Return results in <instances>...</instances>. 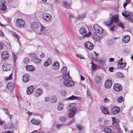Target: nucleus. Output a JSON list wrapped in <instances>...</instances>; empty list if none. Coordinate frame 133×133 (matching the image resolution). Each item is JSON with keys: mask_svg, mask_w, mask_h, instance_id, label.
Returning a JSON list of instances; mask_svg holds the SVG:
<instances>
[{"mask_svg": "<svg viewBox=\"0 0 133 133\" xmlns=\"http://www.w3.org/2000/svg\"><path fill=\"white\" fill-rule=\"evenodd\" d=\"M119 18L118 15L116 14L114 16L110 18L109 20L105 22V24L108 26L112 25L114 22L115 23H117L118 21Z\"/></svg>", "mask_w": 133, "mask_h": 133, "instance_id": "f257e3e1", "label": "nucleus"}, {"mask_svg": "<svg viewBox=\"0 0 133 133\" xmlns=\"http://www.w3.org/2000/svg\"><path fill=\"white\" fill-rule=\"evenodd\" d=\"M75 106L76 105L74 103L71 104L69 105L70 108L69 109V112L68 116L70 118L72 117L75 114L77 110V108Z\"/></svg>", "mask_w": 133, "mask_h": 133, "instance_id": "f03ea898", "label": "nucleus"}, {"mask_svg": "<svg viewBox=\"0 0 133 133\" xmlns=\"http://www.w3.org/2000/svg\"><path fill=\"white\" fill-rule=\"evenodd\" d=\"M93 28L96 32L99 34L102 33L103 31V28L97 24L93 25Z\"/></svg>", "mask_w": 133, "mask_h": 133, "instance_id": "7ed1b4c3", "label": "nucleus"}, {"mask_svg": "<svg viewBox=\"0 0 133 133\" xmlns=\"http://www.w3.org/2000/svg\"><path fill=\"white\" fill-rule=\"evenodd\" d=\"M17 25L19 27H22L24 26L25 24L24 21L21 19H17L16 21Z\"/></svg>", "mask_w": 133, "mask_h": 133, "instance_id": "20e7f679", "label": "nucleus"}, {"mask_svg": "<svg viewBox=\"0 0 133 133\" xmlns=\"http://www.w3.org/2000/svg\"><path fill=\"white\" fill-rule=\"evenodd\" d=\"M63 84L65 86L69 87H72L74 85L73 82L68 80H65Z\"/></svg>", "mask_w": 133, "mask_h": 133, "instance_id": "39448f33", "label": "nucleus"}, {"mask_svg": "<svg viewBox=\"0 0 133 133\" xmlns=\"http://www.w3.org/2000/svg\"><path fill=\"white\" fill-rule=\"evenodd\" d=\"M30 55L31 57L32 58L33 61L34 62L38 63L40 62L41 60L36 57L35 53H32Z\"/></svg>", "mask_w": 133, "mask_h": 133, "instance_id": "423d86ee", "label": "nucleus"}, {"mask_svg": "<svg viewBox=\"0 0 133 133\" xmlns=\"http://www.w3.org/2000/svg\"><path fill=\"white\" fill-rule=\"evenodd\" d=\"M112 84V81L111 79H108L105 82V86L107 89L110 88Z\"/></svg>", "mask_w": 133, "mask_h": 133, "instance_id": "0eeeda50", "label": "nucleus"}, {"mask_svg": "<svg viewBox=\"0 0 133 133\" xmlns=\"http://www.w3.org/2000/svg\"><path fill=\"white\" fill-rule=\"evenodd\" d=\"M114 90L117 91H119L122 90V88L121 85L118 83L115 84L114 86Z\"/></svg>", "mask_w": 133, "mask_h": 133, "instance_id": "6e6552de", "label": "nucleus"}, {"mask_svg": "<svg viewBox=\"0 0 133 133\" xmlns=\"http://www.w3.org/2000/svg\"><path fill=\"white\" fill-rule=\"evenodd\" d=\"M120 110V108L117 106H115L111 109V112L113 114H118Z\"/></svg>", "mask_w": 133, "mask_h": 133, "instance_id": "1a4fd4ad", "label": "nucleus"}, {"mask_svg": "<svg viewBox=\"0 0 133 133\" xmlns=\"http://www.w3.org/2000/svg\"><path fill=\"white\" fill-rule=\"evenodd\" d=\"M43 17L45 21H49L51 19V16L48 13H45L43 15Z\"/></svg>", "mask_w": 133, "mask_h": 133, "instance_id": "9d476101", "label": "nucleus"}, {"mask_svg": "<svg viewBox=\"0 0 133 133\" xmlns=\"http://www.w3.org/2000/svg\"><path fill=\"white\" fill-rule=\"evenodd\" d=\"M85 46L89 50H92L94 48L93 44L89 42H86L85 43Z\"/></svg>", "mask_w": 133, "mask_h": 133, "instance_id": "9b49d317", "label": "nucleus"}, {"mask_svg": "<svg viewBox=\"0 0 133 133\" xmlns=\"http://www.w3.org/2000/svg\"><path fill=\"white\" fill-rule=\"evenodd\" d=\"M79 32L81 34L84 36V37L85 36L88 37L89 36V35L87 34L86 30L84 28L82 27L80 29Z\"/></svg>", "mask_w": 133, "mask_h": 133, "instance_id": "f8f14e48", "label": "nucleus"}, {"mask_svg": "<svg viewBox=\"0 0 133 133\" xmlns=\"http://www.w3.org/2000/svg\"><path fill=\"white\" fill-rule=\"evenodd\" d=\"M9 56L8 52L6 51H3L1 53V56L4 59H8Z\"/></svg>", "mask_w": 133, "mask_h": 133, "instance_id": "ddd939ff", "label": "nucleus"}, {"mask_svg": "<svg viewBox=\"0 0 133 133\" xmlns=\"http://www.w3.org/2000/svg\"><path fill=\"white\" fill-rule=\"evenodd\" d=\"M11 68L10 65L6 63L2 65V68L4 71H9Z\"/></svg>", "mask_w": 133, "mask_h": 133, "instance_id": "4468645a", "label": "nucleus"}, {"mask_svg": "<svg viewBox=\"0 0 133 133\" xmlns=\"http://www.w3.org/2000/svg\"><path fill=\"white\" fill-rule=\"evenodd\" d=\"M34 90V88L33 86H30L29 87L26 91L27 94L28 95L31 94L33 92Z\"/></svg>", "mask_w": 133, "mask_h": 133, "instance_id": "2eb2a0df", "label": "nucleus"}, {"mask_svg": "<svg viewBox=\"0 0 133 133\" xmlns=\"http://www.w3.org/2000/svg\"><path fill=\"white\" fill-rule=\"evenodd\" d=\"M59 65L58 62H56L54 63L52 65V69L55 70H56L59 69Z\"/></svg>", "mask_w": 133, "mask_h": 133, "instance_id": "dca6fc26", "label": "nucleus"}, {"mask_svg": "<svg viewBox=\"0 0 133 133\" xmlns=\"http://www.w3.org/2000/svg\"><path fill=\"white\" fill-rule=\"evenodd\" d=\"M30 78L29 75L28 74H25L23 77V80L25 83L29 81Z\"/></svg>", "mask_w": 133, "mask_h": 133, "instance_id": "f3484780", "label": "nucleus"}, {"mask_svg": "<svg viewBox=\"0 0 133 133\" xmlns=\"http://www.w3.org/2000/svg\"><path fill=\"white\" fill-rule=\"evenodd\" d=\"M26 70L29 71H33L35 69L34 66L31 65H27L26 66Z\"/></svg>", "mask_w": 133, "mask_h": 133, "instance_id": "a211bd4d", "label": "nucleus"}, {"mask_svg": "<svg viewBox=\"0 0 133 133\" xmlns=\"http://www.w3.org/2000/svg\"><path fill=\"white\" fill-rule=\"evenodd\" d=\"M7 87L10 91H12L14 87L13 83L11 82L8 83L7 84Z\"/></svg>", "mask_w": 133, "mask_h": 133, "instance_id": "6ab92c4d", "label": "nucleus"}, {"mask_svg": "<svg viewBox=\"0 0 133 133\" xmlns=\"http://www.w3.org/2000/svg\"><path fill=\"white\" fill-rule=\"evenodd\" d=\"M130 41V37L129 36L125 35L124 36L122 39V41L124 43H127Z\"/></svg>", "mask_w": 133, "mask_h": 133, "instance_id": "aec40b11", "label": "nucleus"}, {"mask_svg": "<svg viewBox=\"0 0 133 133\" xmlns=\"http://www.w3.org/2000/svg\"><path fill=\"white\" fill-rule=\"evenodd\" d=\"M39 26V25L38 23L35 22H32L31 25V28L33 29H37Z\"/></svg>", "mask_w": 133, "mask_h": 133, "instance_id": "412c9836", "label": "nucleus"}, {"mask_svg": "<svg viewBox=\"0 0 133 133\" xmlns=\"http://www.w3.org/2000/svg\"><path fill=\"white\" fill-rule=\"evenodd\" d=\"M126 64L125 62L121 63H118L117 64V66L118 68L119 69L124 68L126 66Z\"/></svg>", "mask_w": 133, "mask_h": 133, "instance_id": "4be33fe9", "label": "nucleus"}, {"mask_svg": "<svg viewBox=\"0 0 133 133\" xmlns=\"http://www.w3.org/2000/svg\"><path fill=\"white\" fill-rule=\"evenodd\" d=\"M52 60L50 58H48L47 60L44 63V65L45 67H47L52 63Z\"/></svg>", "mask_w": 133, "mask_h": 133, "instance_id": "5701e85b", "label": "nucleus"}, {"mask_svg": "<svg viewBox=\"0 0 133 133\" xmlns=\"http://www.w3.org/2000/svg\"><path fill=\"white\" fill-rule=\"evenodd\" d=\"M101 110L103 112L104 114H109V111L108 110V109L104 107H102L101 108Z\"/></svg>", "mask_w": 133, "mask_h": 133, "instance_id": "b1692460", "label": "nucleus"}, {"mask_svg": "<svg viewBox=\"0 0 133 133\" xmlns=\"http://www.w3.org/2000/svg\"><path fill=\"white\" fill-rule=\"evenodd\" d=\"M6 7L2 1H0V9L2 10H5Z\"/></svg>", "mask_w": 133, "mask_h": 133, "instance_id": "393cba45", "label": "nucleus"}, {"mask_svg": "<svg viewBox=\"0 0 133 133\" xmlns=\"http://www.w3.org/2000/svg\"><path fill=\"white\" fill-rule=\"evenodd\" d=\"M41 94H42V90L40 89H38L36 91L35 95L36 97H38L40 96Z\"/></svg>", "mask_w": 133, "mask_h": 133, "instance_id": "a878e982", "label": "nucleus"}, {"mask_svg": "<svg viewBox=\"0 0 133 133\" xmlns=\"http://www.w3.org/2000/svg\"><path fill=\"white\" fill-rule=\"evenodd\" d=\"M122 15L127 19V18L129 16L131 15V14H130L128 12L125 11V12H122Z\"/></svg>", "mask_w": 133, "mask_h": 133, "instance_id": "bb28decb", "label": "nucleus"}, {"mask_svg": "<svg viewBox=\"0 0 133 133\" xmlns=\"http://www.w3.org/2000/svg\"><path fill=\"white\" fill-rule=\"evenodd\" d=\"M31 122L32 124L36 125H38L39 123V121L38 120L34 119L31 120Z\"/></svg>", "mask_w": 133, "mask_h": 133, "instance_id": "cd10ccee", "label": "nucleus"}, {"mask_svg": "<svg viewBox=\"0 0 133 133\" xmlns=\"http://www.w3.org/2000/svg\"><path fill=\"white\" fill-rule=\"evenodd\" d=\"M91 64L92 65L91 69L92 71H94L97 68V66L92 61Z\"/></svg>", "mask_w": 133, "mask_h": 133, "instance_id": "c85d7f7f", "label": "nucleus"}, {"mask_svg": "<svg viewBox=\"0 0 133 133\" xmlns=\"http://www.w3.org/2000/svg\"><path fill=\"white\" fill-rule=\"evenodd\" d=\"M78 98V97L73 95L68 98L67 99L68 100H74L77 99Z\"/></svg>", "mask_w": 133, "mask_h": 133, "instance_id": "c756f323", "label": "nucleus"}, {"mask_svg": "<svg viewBox=\"0 0 133 133\" xmlns=\"http://www.w3.org/2000/svg\"><path fill=\"white\" fill-rule=\"evenodd\" d=\"M86 15L85 14H83L78 15L77 17V19H79L80 20L83 19L86 17Z\"/></svg>", "mask_w": 133, "mask_h": 133, "instance_id": "7c9ffc66", "label": "nucleus"}, {"mask_svg": "<svg viewBox=\"0 0 133 133\" xmlns=\"http://www.w3.org/2000/svg\"><path fill=\"white\" fill-rule=\"evenodd\" d=\"M12 34L13 36L17 39V42H18L19 44H21L19 40V37L15 32H13Z\"/></svg>", "mask_w": 133, "mask_h": 133, "instance_id": "2f4dec72", "label": "nucleus"}, {"mask_svg": "<svg viewBox=\"0 0 133 133\" xmlns=\"http://www.w3.org/2000/svg\"><path fill=\"white\" fill-rule=\"evenodd\" d=\"M126 19L130 22L133 23V14H131V15H129Z\"/></svg>", "mask_w": 133, "mask_h": 133, "instance_id": "473e14b6", "label": "nucleus"}, {"mask_svg": "<svg viewBox=\"0 0 133 133\" xmlns=\"http://www.w3.org/2000/svg\"><path fill=\"white\" fill-rule=\"evenodd\" d=\"M97 62L100 65H103L105 63V61L103 60L100 59L96 60Z\"/></svg>", "mask_w": 133, "mask_h": 133, "instance_id": "72a5a7b5", "label": "nucleus"}, {"mask_svg": "<svg viewBox=\"0 0 133 133\" xmlns=\"http://www.w3.org/2000/svg\"><path fill=\"white\" fill-rule=\"evenodd\" d=\"M101 77L98 76H96L95 78V82L96 83H99L101 80Z\"/></svg>", "mask_w": 133, "mask_h": 133, "instance_id": "f704fd0d", "label": "nucleus"}, {"mask_svg": "<svg viewBox=\"0 0 133 133\" xmlns=\"http://www.w3.org/2000/svg\"><path fill=\"white\" fill-rule=\"evenodd\" d=\"M42 34L44 32V34L46 33L48 31V28L46 27H44L42 26Z\"/></svg>", "mask_w": 133, "mask_h": 133, "instance_id": "c9c22d12", "label": "nucleus"}, {"mask_svg": "<svg viewBox=\"0 0 133 133\" xmlns=\"http://www.w3.org/2000/svg\"><path fill=\"white\" fill-rule=\"evenodd\" d=\"M67 71V67L64 66L61 70V73L63 74H65L66 73Z\"/></svg>", "mask_w": 133, "mask_h": 133, "instance_id": "e433bc0d", "label": "nucleus"}, {"mask_svg": "<svg viewBox=\"0 0 133 133\" xmlns=\"http://www.w3.org/2000/svg\"><path fill=\"white\" fill-rule=\"evenodd\" d=\"M103 131L106 133H111V130L109 128H105L103 130Z\"/></svg>", "mask_w": 133, "mask_h": 133, "instance_id": "4c0bfd02", "label": "nucleus"}, {"mask_svg": "<svg viewBox=\"0 0 133 133\" xmlns=\"http://www.w3.org/2000/svg\"><path fill=\"white\" fill-rule=\"evenodd\" d=\"M63 105L61 103L59 104L58 106V109L60 111L62 110L63 108Z\"/></svg>", "mask_w": 133, "mask_h": 133, "instance_id": "58836bf2", "label": "nucleus"}, {"mask_svg": "<svg viewBox=\"0 0 133 133\" xmlns=\"http://www.w3.org/2000/svg\"><path fill=\"white\" fill-rule=\"evenodd\" d=\"M76 127L77 128L78 130L79 131H81L84 129V128L83 126L79 124L76 125Z\"/></svg>", "mask_w": 133, "mask_h": 133, "instance_id": "ea45409f", "label": "nucleus"}, {"mask_svg": "<svg viewBox=\"0 0 133 133\" xmlns=\"http://www.w3.org/2000/svg\"><path fill=\"white\" fill-rule=\"evenodd\" d=\"M117 77L119 78H122L124 76L123 74L121 72L117 73Z\"/></svg>", "mask_w": 133, "mask_h": 133, "instance_id": "a19ab883", "label": "nucleus"}, {"mask_svg": "<svg viewBox=\"0 0 133 133\" xmlns=\"http://www.w3.org/2000/svg\"><path fill=\"white\" fill-rule=\"evenodd\" d=\"M59 119L62 122H64L66 121V118L65 117L61 116L59 117Z\"/></svg>", "mask_w": 133, "mask_h": 133, "instance_id": "79ce46f5", "label": "nucleus"}, {"mask_svg": "<svg viewBox=\"0 0 133 133\" xmlns=\"http://www.w3.org/2000/svg\"><path fill=\"white\" fill-rule=\"evenodd\" d=\"M41 28L39 30L38 29L36 30L35 31L36 34L38 35H41L42 34V25H41Z\"/></svg>", "mask_w": 133, "mask_h": 133, "instance_id": "37998d69", "label": "nucleus"}, {"mask_svg": "<svg viewBox=\"0 0 133 133\" xmlns=\"http://www.w3.org/2000/svg\"><path fill=\"white\" fill-rule=\"evenodd\" d=\"M63 78L65 80L70 78V76L69 72L63 76Z\"/></svg>", "mask_w": 133, "mask_h": 133, "instance_id": "c03bdc74", "label": "nucleus"}, {"mask_svg": "<svg viewBox=\"0 0 133 133\" xmlns=\"http://www.w3.org/2000/svg\"><path fill=\"white\" fill-rule=\"evenodd\" d=\"M93 37L95 41H98L99 39V36L97 35H94Z\"/></svg>", "mask_w": 133, "mask_h": 133, "instance_id": "a18cd8bd", "label": "nucleus"}, {"mask_svg": "<svg viewBox=\"0 0 133 133\" xmlns=\"http://www.w3.org/2000/svg\"><path fill=\"white\" fill-rule=\"evenodd\" d=\"M29 61V60L28 58H25L23 60V63L25 64H27Z\"/></svg>", "mask_w": 133, "mask_h": 133, "instance_id": "49530a36", "label": "nucleus"}, {"mask_svg": "<svg viewBox=\"0 0 133 133\" xmlns=\"http://www.w3.org/2000/svg\"><path fill=\"white\" fill-rule=\"evenodd\" d=\"M56 101L57 99L55 97H53L51 99V102L53 103L56 102Z\"/></svg>", "mask_w": 133, "mask_h": 133, "instance_id": "de8ad7c7", "label": "nucleus"}, {"mask_svg": "<svg viewBox=\"0 0 133 133\" xmlns=\"http://www.w3.org/2000/svg\"><path fill=\"white\" fill-rule=\"evenodd\" d=\"M2 110L5 112V114L7 115H9V112L8 110L6 108H2Z\"/></svg>", "mask_w": 133, "mask_h": 133, "instance_id": "09e8293b", "label": "nucleus"}, {"mask_svg": "<svg viewBox=\"0 0 133 133\" xmlns=\"http://www.w3.org/2000/svg\"><path fill=\"white\" fill-rule=\"evenodd\" d=\"M13 75V74H11L9 76L7 77V78H5V80L6 81H8L10 79H12V76Z\"/></svg>", "mask_w": 133, "mask_h": 133, "instance_id": "8fccbe9b", "label": "nucleus"}, {"mask_svg": "<svg viewBox=\"0 0 133 133\" xmlns=\"http://www.w3.org/2000/svg\"><path fill=\"white\" fill-rule=\"evenodd\" d=\"M124 100L123 97L122 96H120L118 99V101L119 103L121 102Z\"/></svg>", "mask_w": 133, "mask_h": 133, "instance_id": "3c124183", "label": "nucleus"}, {"mask_svg": "<svg viewBox=\"0 0 133 133\" xmlns=\"http://www.w3.org/2000/svg\"><path fill=\"white\" fill-rule=\"evenodd\" d=\"M12 56L13 58L14 61L15 62L17 58V56L14 54L12 53Z\"/></svg>", "mask_w": 133, "mask_h": 133, "instance_id": "603ef678", "label": "nucleus"}, {"mask_svg": "<svg viewBox=\"0 0 133 133\" xmlns=\"http://www.w3.org/2000/svg\"><path fill=\"white\" fill-rule=\"evenodd\" d=\"M110 100L107 97H106L104 99V101L105 103H108L110 102Z\"/></svg>", "mask_w": 133, "mask_h": 133, "instance_id": "864d4df0", "label": "nucleus"}, {"mask_svg": "<svg viewBox=\"0 0 133 133\" xmlns=\"http://www.w3.org/2000/svg\"><path fill=\"white\" fill-rule=\"evenodd\" d=\"M118 25L123 28H124L125 27L124 24L121 23H119L118 24Z\"/></svg>", "mask_w": 133, "mask_h": 133, "instance_id": "5fc2aeb1", "label": "nucleus"}, {"mask_svg": "<svg viewBox=\"0 0 133 133\" xmlns=\"http://www.w3.org/2000/svg\"><path fill=\"white\" fill-rule=\"evenodd\" d=\"M76 55L77 57H79L81 59H83L84 58L83 56L81 54H76Z\"/></svg>", "mask_w": 133, "mask_h": 133, "instance_id": "6e6d98bb", "label": "nucleus"}, {"mask_svg": "<svg viewBox=\"0 0 133 133\" xmlns=\"http://www.w3.org/2000/svg\"><path fill=\"white\" fill-rule=\"evenodd\" d=\"M112 124H114L116 123V119L115 117H112Z\"/></svg>", "mask_w": 133, "mask_h": 133, "instance_id": "4d7b16f0", "label": "nucleus"}, {"mask_svg": "<svg viewBox=\"0 0 133 133\" xmlns=\"http://www.w3.org/2000/svg\"><path fill=\"white\" fill-rule=\"evenodd\" d=\"M115 25H113L110 28V31H114V27H115Z\"/></svg>", "mask_w": 133, "mask_h": 133, "instance_id": "13d9d810", "label": "nucleus"}, {"mask_svg": "<svg viewBox=\"0 0 133 133\" xmlns=\"http://www.w3.org/2000/svg\"><path fill=\"white\" fill-rule=\"evenodd\" d=\"M129 3L126 2L124 4L123 6L124 9L125 8L126 6Z\"/></svg>", "mask_w": 133, "mask_h": 133, "instance_id": "bf43d9fd", "label": "nucleus"}, {"mask_svg": "<svg viewBox=\"0 0 133 133\" xmlns=\"http://www.w3.org/2000/svg\"><path fill=\"white\" fill-rule=\"evenodd\" d=\"M69 17L70 19V20H71V19L72 18H74V15H69Z\"/></svg>", "mask_w": 133, "mask_h": 133, "instance_id": "052dcab7", "label": "nucleus"}, {"mask_svg": "<svg viewBox=\"0 0 133 133\" xmlns=\"http://www.w3.org/2000/svg\"><path fill=\"white\" fill-rule=\"evenodd\" d=\"M62 94L63 96H64L66 94V92L65 90H63L61 91Z\"/></svg>", "mask_w": 133, "mask_h": 133, "instance_id": "680f3d73", "label": "nucleus"}, {"mask_svg": "<svg viewBox=\"0 0 133 133\" xmlns=\"http://www.w3.org/2000/svg\"><path fill=\"white\" fill-rule=\"evenodd\" d=\"M45 101H47V102L48 101L50 100L49 98L48 97H45Z\"/></svg>", "mask_w": 133, "mask_h": 133, "instance_id": "e2e57ef3", "label": "nucleus"}, {"mask_svg": "<svg viewBox=\"0 0 133 133\" xmlns=\"http://www.w3.org/2000/svg\"><path fill=\"white\" fill-rule=\"evenodd\" d=\"M116 125H117V129H118V130H119L120 129V128L119 127V126L118 125V122H116Z\"/></svg>", "mask_w": 133, "mask_h": 133, "instance_id": "0e129e2a", "label": "nucleus"}, {"mask_svg": "<svg viewBox=\"0 0 133 133\" xmlns=\"http://www.w3.org/2000/svg\"><path fill=\"white\" fill-rule=\"evenodd\" d=\"M114 68L113 67H110L109 68V70L110 72H112Z\"/></svg>", "mask_w": 133, "mask_h": 133, "instance_id": "69168bd1", "label": "nucleus"}, {"mask_svg": "<svg viewBox=\"0 0 133 133\" xmlns=\"http://www.w3.org/2000/svg\"><path fill=\"white\" fill-rule=\"evenodd\" d=\"M64 5L65 6L66 8H68V7H69V6L67 4L65 3L64 2Z\"/></svg>", "mask_w": 133, "mask_h": 133, "instance_id": "338daca9", "label": "nucleus"}, {"mask_svg": "<svg viewBox=\"0 0 133 133\" xmlns=\"http://www.w3.org/2000/svg\"><path fill=\"white\" fill-rule=\"evenodd\" d=\"M39 130H34L31 132V133H37L39 132Z\"/></svg>", "mask_w": 133, "mask_h": 133, "instance_id": "774afa93", "label": "nucleus"}]
</instances>
